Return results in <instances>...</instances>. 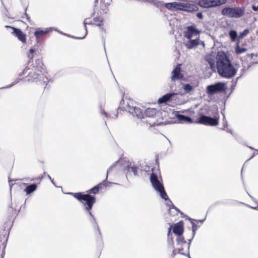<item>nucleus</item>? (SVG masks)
<instances>
[{
  "mask_svg": "<svg viewBox=\"0 0 258 258\" xmlns=\"http://www.w3.org/2000/svg\"><path fill=\"white\" fill-rule=\"evenodd\" d=\"M217 72L222 77L230 79L234 76L236 69L232 66L230 61L224 52H218L216 56Z\"/></svg>",
  "mask_w": 258,
  "mask_h": 258,
  "instance_id": "1",
  "label": "nucleus"
},
{
  "mask_svg": "<svg viewBox=\"0 0 258 258\" xmlns=\"http://www.w3.org/2000/svg\"><path fill=\"white\" fill-rule=\"evenodd\" d=\"M27 74L25 77V81L27 82H40L44 84L48 82L47 72L45 69L39 70V68L27 67L19 74V76L22 77L23 75Z\"/></svg>",
  "mask_w": 258,
  "mask_h": 258,
  "instance_id": "2",
  "label": "nucleus"
},
{
  "mask_svg": "<svg viewBox=\"0 0 258 258\" xmlns=\"http://www.w3.org/2000/svg\"><path fill=\"white\" fill-rule=\"evenodd\" d=\"M150 181L154 189L159 192L160 197L167 202L166 205L169 208L168 212L171 214L172 210H175L177 212H180L179 210L176 208L169 199L162 182L158 179L157 176L153 172L150 175Z\"/></svg>",
  "mask_w": 258,
  "mask_h": 258,
  "instance_id": "3",
  "label": "nucleus"
},
{
  "mask_svg": "<svg viewBox=\"0 0 258 258\" xmlns=\"http://www.w3.org/2000/svg\"><path fill=\"white\" fill-rule=\"evenodd\" d=\"M70 194L73 195L75 198L82 203L84 209L87 212L90 211L96 202L95 198L89 194H82L81 192L70 193Z\"/></svg>",
  "mask_w": 258,
  "mask_h": 258,
  "instance_id": "4",
  "label": "nucleus"
},
{
  "mask_svg": "<svg viewBox=\"0 0 258 258\" xmlns=\"http://www.w3.org/2000/svg\"><path fill=\"white\" fill-rule=\"evenodd\" d=\"M244 7H226L221 11L222 15L231 18H240L244 15Z\"/></svg>",
  "mask_w": 258,
  "mask_h": 258,
  "instance_id": "5",
  "label": "nucleus"
},
{
  "mask_svg": "<svg viewBox=\"0 0 258 258\" xmlns=\"http://www.w3.org/2000/svg\"><path fill=\"white\" fill-rule=\"evenodd\" d=\"M226 89V83L218 82L208 86L207 87V92L209 95H212L219 92L224 91Z\"/></svg>",
  "mask_w": 258,
  "mask_h": 258,
  "instance_id": "6",
  "label": "nucleus"
},
{
  "mask_svg": "<svg viewBox=\"0 0 258 258\" xmlns=\"http://www.w3.org/2000/svg\"><path fill=\"white\" fill-rule=\"evenodd\" d=\"M199 124H202L209 126H215L219 123V119L216 117H212L205 115H201L196 121Z\"/></svg>",
  "mask_w": 258,
  "mask_h": 258,
  "instance_id": "7",
  "label": "nucleus"
},
{
  "mask_svg": "<svg viewBox=\"0 0 258 258\" xmlns=\"http://www.w3.org/2000/svg\"><path fill=\"white\" fill-rule=\"evenodd\" d=\"M184 76L181 74V64H178L171 73L170 79L171 82L183 80Z\"/></svg>",
  "mask_w": 258,
  "mask_h": 258,
  "instance_id": "8",
  "label": "nucleus"
},
{
  "mask_svg": "<svg viewBox=\"0 0 258 258\" xmlns=\"http://www.w3.org/2000/svg\"><path fill=\"white\" fill-rule=\"evenodd\" d=\"M6 28H10L12 29L13 31L12 32L13 34H14L16 37H17L18 39L21 41L23 43H25L26 42V34H24L21 30L20 29L16 28L12 26H6Z\"/></svg>",
  "mask_w": 258,
  "mask_h": 258,
  "instance_id": "9",
  "label": "nucleus"
},
{
  "mask_svg": "<svg viewBox=\"0 0 258 258\" xmlns=\"http://www.w3.org/2000/svg\"><path fill=\"white\" fill-rule=\"evenodd\" d=\"M200 31L196 29L194 26H189L186 28L184 32V36L185 38L190 39L192 37H198L199 35Z\"/></svg>",
  "mask_w": 258,
  "mask_h": 258,
  "instance_id": "10",
  "label": "nucleus"
},
{
  "mask_svg": "<svg viewBox=\"0 0 258 258\" xmlns=\"http://www.w3.org/2000/svg\"><path fill=\"white\" fill-rule=\"evenodd\" d=\"M53 29L52 27L47 28L45 30H42L41 28L37 29L34 32V36L37 39L40 38L41 37L45 35Z\"/></svg>",
  "mask_w": 258,
  "mask_h": 258,
  "instance_id": "11",
  "label": "nucleus"
},
{
  "mask_svg": "<svg viewBox=\"0 0 258 258\" xmlns=\"http://www.w3.org/2000/svg\"><path fill=\"white\" fill-rule=\"evenodd\" d=\"M128 111L138 118L141 119L144 117V112L143 113L142 110L139 107H133L130 108Z\"/></svg>",
  "mask_w": 258,
  "mask_h": 258,
  "instance_id": "12",
  "label": "nucleus"
},
{
  "mask_svg": "<svg viewBox=\"0 0 258 258\" xmlns=\"http://www.w3.org/2000/svg\"><path fill=\"white\" fill-rule=\"evenodd\" d=\"M198 4L202 8H209L215 7L216 3L214 2V0H199Z\"/></svg>",
  "mask_w": 258,
  "mask_h": 258,
  "instance_id": "13",
  "label": "nucleus"
},
{
  "mask_svg": "<svg viewBox=\"0 0 258 258\" xmlns=\"http://www.w3.org/2000/svg\"><path fill=\"white\" fill-rule=\"evenodd\" d=\"M200 39L199 38H196L195 39H189L188 40L185 41L184 44L185 47L188 49H192L195 48L199 44Z\"/></svg>",
  "mask_w": 258,
  "mask_h": 258,
  "instance_id": "14",
  "label": "nucleus"
},
{
  "mask_svg": "<svg viewBox=\"0 0 258 258\" xmlns=\"http://www.w3.org/2000/svg\"><path fill=\"white\" fill-rule=\"evenodd\" d=\"M174 97V93L166 94L158 99V102L159 104H163L171 102V99L172 98V97Z\"/></svg>",
  "mask_w": 258,
  "mask_h": 258,
  "instance_id": "15",
  "label": "nucleus"
},
{
  "mask_svg": "<svg viewBox=\"0 0 258 258\" xmlns=\"http://www.w3.org/2000/svg\"><path fill=\"white\" fill-rule=\"evenodd\" d=\"M173 232L178 236H180L183 232V227L182 222H179L174 224L173 227Z\"/></svg>",
  "mask_w": 258,
  "mask_h": 258,
  "instance_id": "16",
  "label": "nucleus"
},
{
  "mask_svg": "<svg viewBox=\"0 0 258 258\" xmlns=\"http://www.w3.org/2000/svg\"><path fill=\"white\" fill-rule=\"evenodd\" d=\"M199 9L197 5L189 3H185L183 11L191 12L198 11Z\"/></svg>",
  "mask_w": 258,
  "mask_h": 258,
  "instance_id": "17",
  "label": "nucleus"
},
{
  "mask_svg": "<svg viewBox=\"0 0 258 258\" xmlns=\"http://www.w3.org/2000/svg\"><path fill=\"white\" fill-rule=\"evenodd\" d=\"M157 110L155 108H148L144 112V117H154L157 114Z\"/></svg>",
  "mask_w": 258,
  "mask_h": 258,
  "instance_id": "18",
  "label": "nucleus"
},
{
  "mask_svg": "<svg viewBox=\"0 0 258 258\" xmlns=\"http://www.w3.org/2000/svg\"><path fill=\"white\" fill-rule=\"evenodd\" d=\"M189 220L190 221L191 225H192V235L191 238L189 239V242L188 243V251L189 250L190 245L192 239H193L194 237L195 236L196 231L198 229V226L196 225V224L194 222V220L191 218H189Z\"/></svg>",
  "mask_w": 258,
  "mask_h": 258,
  "instance_id": "19",
  "label": "nucleus"
},
{
  "mask_svg": "<svg viewBox=\"0 0 258 258\" xmlns=\"http://www.w3.org/2000/svg\"><path fill=\"white\" fill-rule=\"evenodd\" d=\"M37 184L36 183H32L30 185H27L24 189V191L26 193L27 195H29L37 189Z\"/></svg>",
  "mask_w": 258,
  "mask_h": 258,
  "instance_id": "20",
  "label": "nucleus"
},
{
  "mask_svg": "<svg viewBox=\"0 0 258 258\" xmlns=\"http://www.w3.org/2000/svg\"><path fill=\"white\" fill-rule=\"evenodd\" d=\"M176 117L178 120L180 121H184L185 122H187L188 123H192L193 120L190 117L188 116H185L184 115L177 114L176 115Z\"/></svg>",
  "mask_w": 258,
  "mask_h": 258,
  "instance_id": "21",
  "label": "nucleus"
},
{
  "mask_svg": "<svg viewBox=\"0 0 258 258\" xmlns=\"http://www.w3.org/2000/svg\"><path fill=\"white\" fill-rule=\"evenodd\" d=\"M165 7L169 10H177V2H174L172 3H165Z\"/></svg>",
  "mask_w": 258,
  "mask_h": 258,
  "instance_id": "22",
  "label": "nucleus"
},
{
  "mask_svg": "<svg viewBox=\"0 0 258 258\" xmlns=\"http://www.w3.org/2000/svg\"><path fill=\"white\" fill-rule=\"evenodd\" d=\"M182 89L185 93L190 94L194 91V87L189 84H183Z\"/></svg>",
  "mask_w": 258,
  "mask_h": 258,
  "instance_id": "23",
  "label": "nucleus"
},
{
  "mask_svg": "<svg viewBox=\"0 0 258 258\" xmlns=\"http://www.w3.org/2000/svg\"><path fill=\"white\" fill-rule=\"evenodd\" d=\"M177 244L178 245H181V246H185L187 247L188 249V244H186V242L184 238L180 236H178L177 238L176 239Z\"/></svg>",
  "mask_w": 258,
  "mask_h": 258,
  "instance_id": "24",
  "label": "nucleus"
},
{
  "mask_svg": "<svg viewBox=\"0 0 258 258\" xmlns=\"http://www.w3.org/2000/svg\"><path fill=\"white\" fill-rule=\"evenodd\" d=\"M87 213H88V215H89V217H89V221H90V222L93 225V226L95 227H96L97 229L99 234H100V230L99 229V227H98V226L97 225V224L96 222V220H95V219L94 217L92 215V213H91V212L90 211H89V212H87Z\"/></svg>",
  "mask_w": 258,
  "mask_h": 258,
  "instance_id": "25",
  "label": "nucleus"
},
{
  "mask_svg": "<svg viewBox=\"0 0 258 258\" xmlns=\"http://www.w3.org/2000/svg\"><path fill=\"white\" fill-rule=\"evenodd\" d=\"M21 77H20L19 76V77L17 78V79H16L11 84L8 85L5 87L0 88V90L3 89H9V88L12 87L13 86H14V85L18 84L19 82H20V81L22 80V79Z\"/></svg>",
  "mask_w": 258,
  "mask_h": 258,
  "instance_id": "26",
  "label": "nucleus"
},
{
  "mask_svg": "<svg viewBox=\"0 0 258 258\" xmlns=\"http://www.w3.org/2000/svg\"><path fill=\"white\" fill-rule=\"evenodd\" d=\"M229 35L232 42L235 41L236 39L238 38L237 32L234 30H231L229 32Z\"/></svg>",
  "mask_w": 258,
  "mask_h": 258,
  "instance_id": "27",
  "label": "nucleus"
},
{
  "mask_svg": "<svg viewBox=\"0 0 258 258\" xmlns=\"http://www.w3.org/2000/svg\"><path fill=\"white\" fill-rule=\"evenodd\" d=\"M92 24V22L89 21V19L88 18H86V19H85L84 20L83 24L84 25V27H85V35L83 37H79L78 38H77L78 39H83V38H84L85 37V36H86V35L87 34V33H88V31H87L86 25L87 24L88 25H90V24Z\"/></svg>",
  "mask_w": 258,
  "mask_h": 258,
  "instance_id": "28",
  "label": "nucleus"
},
{
  "mask_svg": "<svg viewBox=\"0 0 258 258\" xmlns=\"http://www.w3.org/2000/svg\"><path fill=\"white\" fill-rule=\"evenodd\" d=\"M127 167L128 172H132L135 176L138 175L137 172L138 170V167L137 166L135 165L131 166V165H130L127 166Z\"/></svg>",
  "mask_w": 258,
  "mask_h": 258,
  "instance_id": "29",
  "label": "nucleus"
},
{
  "mask_svg": "<svg viewBox=\"0 0 258 258\" xmlns=\"http://www.w3.org/2000/svg\"><path fill=\"white\" fill-rule=\"evenodd\" d=\"M235 53L237 54H239L242 53H243L246 51V49L245 48H241L239 45L238 43H237L236 48H235Z\"/></svg>",
  "mask_w": 258,
  "mask_h": 258,
  "instance_id": "30",
  "label": "nucleus"
},
{
  "mask_svg": "<svg viewBox=\"0 0 258 258\" xmlns=\"http://www.w3.org/2000/svg\"><path fill=\"white\" fill-rule=\"evenodd\" d=\"M36 66H33V67H36L39 68V70H42V69H45L43 68V64L41 59H38L36 60Z\"/></svg>",
  "mask_w": 258,
  "mask_h": 258,
  "instance_id": "31",
  "label": "nucleus"
},
{
  "mask_svg": "<svg viewBox=\"0 0 258 258\" xmlns=\"http://www.w3.org/2000/svg\"><path fill=\"white\" fill-rule=\"evenodd\" d=\"M174 97H172L173 98H172L171 99L170 102H171L173 104H175V105L180 104V103L179 99L177 96V94L174 93Z\"/></svg>",
  "mask_w": 258,
  "mask_h": 258,
  "instance_id": "32",
  "label": "nucleus"
},
{
  "mask_svg": "<svg viewBox=\"0 0 258 258\" xmlns=\"http://www.w3.org/2000/svg\"><path fill=\"white\" fill-rule=\"evenodd\" d=\"M249 33V30L247 29H244L242 32H240L238 35V42L240 39H242Z\"/></svg>",
  "mask_w": 258,
  "mask_h": 258,
  "instance_id": "33",
  "label": "nucleus"
},
{
  "mask_svg": "<svg viewBox=\"0 0 258 258\" xmlns=\"http://www.w3.org/2000/svg\"><path fill=\"white\" fill-rule=\"evenodd\" d=\"M117 163V162L113 164L111 167H110L107 170V174H106V179L104 181H103L102 183H101L100 184V185H104V186H107V185L106 184V181L107 180V177H108V172L111 170V169L114 167L116 165V164Z\"/></svg>",
  "mask_w": 258,
  "mask_h": 258,
  "instance_id": "34",
  "label": "nucleus"
},
{
  "mask_svg": "<svg viewBox=\"0 0 258 258\" xmlns=\"http://www.w3.org/2000/svg\"><path fill=\"white\" fill-rule=\"evenodd\" d=\"M99 190V185H96L94 186L93 188L90 189L88 191L90 194H96Z\"/></svg>",
  "mask_w": 258,
  "mask_h": 258,
  "instance_id": "35",
  "label": "nucleus"
},
{
  "mask_svg": "<svg viewBox=\"0 0 258 258\" xmlns=\"http://www.w3.org/2000/svg\"><path fill=\"white\" fill-rule=\"evenodd\" d=\"M94 21L96 23H98L97 24H96V25L98 26H99L100 27L101 25H102V19L99 17H96L94 19Z\"/></svg>",
  "mask_w": 258,
  "mask_h": 258,
  "instance_id": "36",
  "label": "nucleus"
},
{
  "mask_svg": "<svg viewBox=\"0 0 258 258\" xmlns=\"http://www.w3.org/2000/svg\"><path fill=\"white\" fill-rule=\"evenodd\" d=\"M184 4V2H177V10L183 11Z\"/></svg>",
  "mask_w": 258,
  "mask_h": 258,
  "instance_id": "37",
  "label": "nucleus"
},
{
  "mask_svg": "<svg viewBox=\"0 0 258 258\" xmlns=\"http://www.w3.org/2000/svg\"><path fill=\"white\" fill-rule=\"evenodd\" d=\"M214 2L216 3L215 7H217L226 3V0H214Z\"/></svg>",
  "mask_w": 258,
  "mask_h": 258,
  "instance_id": "38",
  "label": "nucleus"
},
{
  "mask_svg": "<svg viewBox=\"0 0 258 258\" xmlns=\"http://www.w3.org/2000/svg\"><path fill=\"white\" fill-rule=\"evenodd\" d=\"M183 250V247H179L178 248V253H180L181 254H182V255H185V253L182 252V250Z\"/></svg>",
  "mask_w": 258,
  "mask_h": 258,
  "instance_id": "39",
  "label": "nucleus"
},
{
  "mask_svg": "<svg viewBox=\"0 0 258 258\" xmlns=\"http://www.w3.org/2000/svg\"><path fill=\"white\" fill-rule=\"evenodd\" d=\"M251 8L254 11L257 12L258 11V5L257 6L252 5Z\"/></svg>",
  "mask_w": 258,
  "mask_h": 258,
  "instance_id": "40",
  "label": "nucleus"
},
{
  "mask_svg": "<svg viewBox=\"0 0 258 258\" xmlns=\"http://www.w3.org/2000/svg\"><path fill=\"white\" fill-rule=\"evenodd\" d=\"M197 17L200 19H202L203 18V14L202 13H198L196 15Z\"/></svg>",
  "mask_w": 258,
  "mask_h": 258,
  "instance_id": "41",
  "label": "nucleus"
},
{
  "mask_svg": "<svg viewBox=\"0 0 258 258\" xmlns=\"http://www.w3.org/2000/svg\"><path fill=\"white\" fill-rule=\"evenodd\" d=\"M36 49L33 47L31 48L29 50V53L33 54V53L35 52Z\"/></svg>",
  "mask_w": 258,
  "mask_h": 258,
  "instance_id": "42",
  "label": "nucleus"
},
{
  "mask_svg": "<svg viewBox=\"0 0 258 258\" xmlns=\"http://www.w3.org/2000/svg\"><path fill=\"white\" fill-rule=\"evenodd\" d=\"M28 58L30 59V60H31V59H33V54H31V53H29L28 54Z\"/></svg>",
  "mask_w": 258,
  "mask_h": 258,
  "instance_id": "43",
  "label": "nucleus"
},
{
  "mask_svg": "<svg viewBox=\"0 0 258 258\" xmlns=\"http://www.w3.org/2000/svg\"><path fill=\"white\" fill-rule=\"evenodd\" d=\"M223 122H224L223 127H226L228 124H227V121L226 120H225L224 116V118H223Z\"/></svg>",
  "mask_w": 258,
  "mask_h": 258,
  "instance_id": "44",
  "label": "nucleus"
},
{
  "mask_svg": "<svg viewBox=\"0 0 258 258\" xmlns=\"http://www.w3.org/2000/svg\"><path fill=\"white\" fill-rule=\"evenodd\" d=\"M171 229H172V226H170L169 227V228H168V235H169L170 234V233L171 232Z\"/></svg>",
  "mask_w": 258,
  "mask_h": 258,
  "instance_id": "45",
  "label": "nucleus"
},
{
  "mask_svg": "<svg viewBox=\"0 0 258 258\" xmlns=\"http://www.w3.org/2000/svg\"><path fill=\"white\" fill-rule=\"evenodd\" d=\"M22 180H23V181H25L26 180L27 181H28V180L33 181V179H22Z\"/></svg>",
  "mask_w": 258,
  "mask_h": 258,
  "instance_id": "46",
  "label": "nucleus"
},
{
  "mask_svg": "<svg viewBox=\"0 0 258 258\" xmlns=\"http://www.w3.org/2000/svg\"><path fill=\"white\" fill-rule=\"evenodd\" d=\"M25 16L26 17L27 19L28 20H29H29H30V18H29V17L28 16V15L27 14V13H25Z\"/></svg>",
  "mask_w": 258,
  "mask_h": 258,
  "instance_id": "47",
  "label": "nucleus"
},
{
  "mask_svg": "<svg viewBox=\"0 0 258 258\" xmlns=\"http://www.w3.org/2000/svg\"><path fill=\"white\" fill-rule=\"evenodd\" d=\"M209 64L210 65L211 68H212L214 65V62H209Z\"/></svg>",
  "mask_w": 258,
  "mask_h": 258,
  "instance_id": "48",
  "label": "nucleus"
},
{
  "mask_svg": "<svg viewBox=\"0 0 258 258\" xmlns=\"http://www.w3.org/2000/svg\"><path fill=\"white\" fill-rule=\"evenodd\" d=\"M256 154L255 153H254L252 155V156H251V157H250L249 159H248L247 160V161L249 160L250 159H251L252 158H253Z\"/></svg>",
  "mask_w": 258,
  "mask_h": 258,
  "instance_id": "49",
  "label": "nucleus"
},
{
  "mask_svg": "<svg viewBox=\"0 0 258 258\" xmlns=\"http://www.w3.org/2000/svg\"><path fill=\"white\" fill-rule=\"evenodd\" d=\"M227 132L230 133L231 134H232V132L230 130H227Z\"/></svg>",
  "mask_w": 258,
  "mask_h": 258,
  "instance_id": "50",
  "label": "nucleus"
},
{
  "mask_svg": "<svg viewBox=\"0 0 258 258\" xmlns=\"http://www.w3.org/2000/svg\"><path fill=\"white\" fill-rule=\"evenodd\" d=\"M102 113H103V114H104L106 117H107V115H107V113L106 112H105V111H103V112H102Z\"/></svg>",
  "mask_w": 258,
  "mask_h": 258,
  "instance_id": "51",
  "label": "nucleus"
},
{
  "mask_svg": "<svg viewBox=\"0 0 258 258\" xmlns=\"http://www.w3.org/2000/svg\"><path fill=\"white\" fill-rule=\"evenodd\" d=\"M50 181H51V182L53 183V184L54 185H55V186H56V185H55V183L54 182L53 179H51V180H50Z\"/></svg>",
  "mask_w": 258,
  "mask_h": 258,
  "instance_id": "52",
  "label": "nucleus"
},
{
  "mask_svg": "<svg viewBox=\"0 0 258 258\" xmlns=\"http://www.w3.org/2000/svg\"><path fill=\"white\" fill-rule=\"evenodd\" d=\"M251 208H252V209H257V207H252V206H250V207Z\"/></svg>",
  "mask_w": 258,
  "mask_h": 258,
  "instance_id": "53",
  "label": "nucleus"
},
{
  "mask_svg": "<svg viewBox=\"0 0 258 258\" xmlns=\"http://www.w3.org/2000/svg\"><path fill=\"white\" fill-rule=\"evenodd\" d=\"M47 176H48V178H49L50 180H51V179H52L51 178V177L50 176V175H47Z\"/></svg>",
  "mask_w": 258,
  "mask_h": 258,
  "instance_id": "54",
  "label": "nucleus"
},
{
  "mask_svg": "<svg viewBox=\"0 0 258 258\" xmlns=\"http://www.w3.org/2000/svg\"><path fill=\"white\" fill-rule=\"evenodd\" d=\"M175 251H176V250H173V254L174 255H175Z\"/></svg>",
  "mask_w": 258,
  "mask_h": 258,
  "instance_id": "55",
  "label": "nucleus"
},
{
  "mask_svg": "<svg viewBox=\"0 0 258 258\" xmlns=\"http://www.w3.org/2000/svg\"><path fill=\"white\" fill-rule=\"evenodd\" d=\"M251 198V199L253 200V201H254V199L253 197H251L250 196H249Z\"/></svg>",
  "mask_w": 258,
  "mask_h": 258,
  "instance_id": "56",
  "label": "nucleus"
},
{
  "mask_svg": "<svg viewBox=\"0 0 258 258\" xmlns=\"http://www.w3.org/2000/svg\"><path fill=\"white\" fill-rule=\"evenodd\" d=\"M249 148L252 150H254V148H253L252 147H249Z\"/></svg>",
  "mask_w": 258,
  "mask_h": 258,
  "instance_id": "57",
  "label": "nucleus"
},
{
  "mask_svg": "<svg viewBox=\"0 0 258 258\" xmlns=\"http://www.w3.org/2000/svg\"><path fill=\"white\" fill-rule=\"evenodd\" d=\"M204 220H205V219H204V220H200V221H199L202 223V222H203V221H204Z\"/></svg>",
  "mask_w": 258,
  "mask_h": 258,
  "instance_id": "58",
  "label": "nucleus"
},
{
  "mask_svg": "<svg viewBox=\"0 0 258 258\" xmlns=\"http://www.w3.org/2000/svg\"><path fill=\"white\" fill-rule=\"evenodd\" d=\"M73 38H76V39H78L77 38L78 37H74V36H73Z\"/></svg>",
  "mask_w": 258,
  "mask_h": 258,
  "instance_id": "59",
  "label": "nucleus"
},
{
  "mask_svg": "<svg viewBox=\"0 0 258 258\" xmlns=\"http://www.w3.org/2000/svg\"><path fill=\"white\" fill-rule=\"evenodd\" d=\"M98 2V0H95V3H97Z\"/></svg>",
  "mask_w": 258,
  "mask_h": 258,
  "instance_id": "60",
  "label": "nucleus"
},
{
  "mask_svg": "<svg viewBox=\"0 0 258 258\" xmlns=\"http://www.w3.org/2000/svg\"><path fill=\"white\" fill-rule=\"evenodd\" d=\"M256 204H257V206H258V203H256Z\"/></svg>",
  "mask_w": 258,
  "mask_h": 258,
  "instance_id": "61",
  "label": "nucleus"
},
{
  "mask_svg": "<svg viewBox=\"0 0 258 258\" xmlns=\"http://www.w3.org/2000/svg\"><path fill=\"white\" fill-rule=\"evenodd\" d=\"M256 151H257V152H258V150H257Z\"/></svg>",
  "mask_w": 258,
  "mask_h": 258,
  "instance_id": "62",
  "label": "nucleus"
}]
</instances>
